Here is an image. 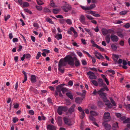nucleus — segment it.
I'll return each instance as SVG.
<instances>
[{
    "label": "nucleus",
    "instance_id": "obj_1",
    "mask_svg": "<svg viewBox=\"0 0 130 130\" xmlns=\"http://www.w3.org/2000/svg\"><path fill=\"white\" fill-rule=\"evenodd\" d=\"M72 59L71 55L66 56L64 58H62L60 59L59 62L58 66H65L67 64V62L70 65L73 64V62L71 61Z\"/></svg>",
    "mask_w": 130,
    "mask_h": 130
},
{
    "label": "nucleus",
    "instance_id": "obj_2",
    "mask_svg": "<svg viewBox=\"0 0 130 130\" xmlns=\"http://www.w3.org/2000/svg\"><path fill=\"white\" fill-rule=\"evenodd\" d=\"M74 56L73 57L72 56V59L71 61H72L73 62V64L72 65H70L71 66H73L74 64L76 67H77L79 66L80 64V63L79 60L77 59L76 57L75 56V55L74 53L72 54Z\"/></svg>",
    "mask_w": 130,
    "mask_h": 130
},
{
    "label": "nucleus",
    "instance_id": "obj_3",
    "mask_svg": "<svg viewBox=\"0 0 130 130\" xmlns=\"http://www.w3.org/2000/svg\"><path fill=\"white\" fill-rule=\"evenodd\" d=\"M65 85V84H62L59 85H58L56 87V91L55 92V96L58 95V93H59V96L60 97H62L63 95L61 93V89L62 88V86Z\"/></svg>",
    "mask_w": 130,
    "mask_h": 130
},
{
    "label": "nucleus",
    "instance_id": "obj_4",
    "mask_svg": "<svg viewBox=\"0 0 130 130\" xmlns=\"http://www.w3.org/2000/svg\"><path fill=\"white\" fill-rule=\"evenodd\" d=\"M87 74L89 76L90 78L91 79H96L97 78V76L95 75L94 73L91 71L88 72Z\"/></svg>",
    "mask_w": 130,
    "mask_h": 130
},
{
    "label": "nucleus",
    "instance_id": "obj_5",
    "mask_svg": "<svg viewBox=\"0 0 130 130\" xmlns=\"http://www.w3.org/2000/svg\"><path fill=\"white\" fill-rule=\"evenodd\" d=\"M63 119L64 123L65 124L67 125L68 126H70L72 125L71 121L68 118L66 117H64Z\"/></svg>",
    "mask_w": 130,
    "mask_h": 130
},
{
    "label": "nucleus",
    "instance_id": "obj_6",
    "mask_svg": "<svg viewBox=\"0 0 130 130\" xmlns=\"http://www.w3.org/2000/svg\"><path fill=\"white\" fill-rule=\"evenodd\" d=\"M85 97H82L81 98L77 97L75 99V102L77 103L81 104L83 100L85 99Z\"/></svg>",
    "mask_w": 130,
    "mask_h": 130
},
{
    "label": "nucleus",
    "instance_id": "obj_7",
    "mask_svg": "<svg viewBox=\"0 0 130 130\" xmlns=\"http://www.w3.org/2000/svg\"><path fill=\"white\" fill-rule=\"evenodd\" d=\"M62 8L63 10L65 12H67L68 10L71 9V7L68 5H66L63 6Z\"/></svg>",
    "mask_w": 130,
    "mask_h": 130
},
{
    "label": "nucleus",
    "instance_id": "obj_8",
    "mask_svg": "<svg viewBox=\"0 0 130 130\" xmlns=\"http://www.w3.org/2000/svg\"><path fill=\"white\" fill-rule=\"evenodd\" d=\"M110 37L111 41L113 42H117L119 40L118 37L115 35H111Z\"/></svg>",
    "mask_w": 130,
    "mask_h": 130
},
{
    "label": "nucleus",
    "instance_id": "obj_9",
    "mask_svg": "<svg viewBox=\"0 0 130 130\" xmlns=\"http://www.w3.org/2000/svg\"><path fill=\"white\" fill-rule=\"evenodd\" d=\"M103 119L105 120L110 119H111V117L110 116V113L108 112H105L103 115Z\"/></svg>",
    "mask_w": 130,
    "mask_h": 130
},
{
    "label": "nucleus",
    "instance_id": "obj_10",
    "mask_svg": "<svg viewBox=\"0 0 130 130\" xmlns=\"http://www.w3.org/2000/svg\"><path fill=\"white\" fill-rule=\"evenodd\" d=\"M102 125L104 127L105 129L106 130H109L111 128V126L109 124L107 123H103Z\"/></svg>",
    "mask_w": 130,
    "mask_h": 130
},
{
    "label": "nucleus",
    "instance_id": "obj_11",
    "mask_svg": "<svg viewBox=\"0 0 130 130\" xmlns=\"http://www.w3.org/2000/svg\"><path fill=\"white\" fill-rule=\"evenodd\" d=\"M98 94L100 97L102 98L103 101L107 99V94L106 93L98 92Z\"/></svg>",
    "mask_w": 130,
    "mask_h": 130
},
{
    "label": "nucleus",
    "instance_id": "obj_12",
    "mask_svg": "<svg viewBox=\"0 0 130 130\" xmlns=\"http://www.w3.org/2000/svg\"><path fill=\"white\" fill-rule=\"evenodd\" d=\"M105 90L108 91L109 89L108 88L106 85L104 84V87L101 88L100 90L98 91V92L104 93L103 92Z\"/></svg>",
    "mask_w": 130,
    "mask_h": 130
},
{
    "label": "nucleus",
    "instance_id": "obj_13",
    "mask_svg": "<svg viewBox=\"0 0 130 130\" xmlns=\"http://www.w3.org/2000/svg\"><path fill=\"white\" fill-rule=\"evenodd\" d=\"M47 128L50 130H56V127L53 125H47Z\"/></svg>",
    "mask_w": 130,
    "mask_h": 130
},
{
    "label": "nucleus",
    "instance_id": "obj_14",
    "mask_svg": "<svg viewBox=\"0 0 130 130\" xmlns=\"http://www.w3.org/2000/svg\"><path fill=\"white\" fill-rule=\"evenodd\" d=\"M79 19L82 24H85L86 23L85 21V18L84 16L83 15H81L80 16Z\"/></svg>",
    "mask_w": 130,
    "mask_h": 130
},
{
    "label": "nucleus",
    "instance_id": "obj_15",
    "mask_svg": "<svg viewBox=\"0 0 130 130\" xmlns=\"http://www.w3.org/2000/svg\"><path fill=\"white\" fill-rule=\"evenodd\" d=\"M98 85L100 87L104 86V84L103 83V81L102 79L99 78L98 79Z\"/></svg>",
    "mask_w": 130,
    "mask_h": 130
},
{
    "label": "nucleus",
    "instance_id": "obj_16",
    "mask_svg": "<svg viewBox=\"0 0 130 130\" xmlns=\"http://www.w3.org/2000/svg\"><path fill=\"white\" fill-rule=\"evenodd\" d=\"M75 107V105L74 104H73L69 109L68 112L70 113H71L74 112L75 110L74 108Z\"/></svg>",
    "mask_w": 130,
    "mask_h": 130
},
{
    "label": "nucleus",
    "instance_id": "obj_17",
    "mask_svg": "<svg viewBox=\"0 0 130 130\" xmlns=\"http://www.w3.org/2000/svg\"><path fill=\"white\" fill-rule=\"evenodd\" d=\"M87 13H90L93 16L96 17H100V15L99 14H95V12L94 11H89Z\"/></svg>",
    "mask_w": 130,
    "mask_h": 130
},
{
    "label": "nucleus",
    "instance_id": "obj_18",
    "mask_svg": "<svg viewBox=\"0 0 130 130\" xmlns=\"http://www.w3.org/2000/svg\"><path fill=\"white\" fill-rule=\"evenodd\" d=\"M62 106H59L58 107L57 112L60 115H61L62 113Z\"/></svg>",
    "mask_w": 130,
    "mask_h": 130
},
{
    "label": "nucleus",
    "instance_id": "obj_19",
    "mask_svg": "<svg viewBox=\"0 0 130 130\" xmlns=\"http://www.w3.org/2000/svg\"><path fill=\"white\" fill-rule=\"evenodd\" d=\"M119 58V56L118 55L113 54V60L116 62L115 64H116L118 59Z\"/></svg>",
    "mask_w": 130,
    "mask_h": 130
},
{
    "label": "nucleus",
    "instance_id": "obj_20",
    "mask_svg": "<svg viewBox=\"0 0 130 130\" xmlns=\"http://www.w3.org/2000/svg\"><path fill=\"white\" fill-rule=\"evenodd\" d=\"M86 92V91L83 90V93H81L79 92H77L76 93L78 95L81 96L82 97H85Z\"/></svg>",
    "mask_w": 130,
    "mask_h": 130
},
{
    "label": "nucleus",
    "instance_id": "obj_21",
    "mask_svg": "<svg viewBox=\"0 0 130 130\" xmlns=\"http://www.w3.org/2000/svg\"><path fill=\"white\" fill-rule=\"evenodd\" d=\"M31 80L32 83H34L36 82V77L35 75H32L31 77Z\"/></svg>",
    "mask_w": 130,
    "mask_h": 130
},
{
    "label": "nucleus",
    "instance_id": "obj_22",
    "mask_svg": "<svg viewBox=\"0 0 130 130\" xmlns=\"http://www.w3.org/2000/svg\"><path fill=\"white\" fill-rule=\"evenodd\" d=\"M66 94L68 98L71 100H73V98L71 92H67L66 93Z\"/></svg>",
    "mask_w": 130,
    "mask_h": 130
},
{
    "label": "nucleus",
    "instance_id": "obj_23",
    "mask_svg": "<svg viewBox=\"0 0 130 130\" xmlns=\"http://www.w3.org/2000/svg\"><path fill=\"white\" fill-rule=\"evenodd\" d=\"M58 123L59 126H61L62 124V122L61 118L60 117H59L58 118Z\"/></svg>",
    "mask_w": 130,
    "mask_h": 130
},
{
    "label": "nucleus",
    "instance_id": "obj_24",
    "mask_svg": "<svg viewBox=\"0 0 130 130\" xmlns=\"http://www.w3.org/2000/svg\"><path fill=\"white\" fill-rule=\"evenodd\" d=\"M93 46L97 48L100 49V50L102 52H103L104 51V49L103 48L100 46H99L97 44H94L93 45Z\"/></svg>",
    "mask_w": 130,
    "mask_h": 130
},
{
    "label": "nucleus",
    "instance_id": "obj_25",
    "mask_svg": "<svg viewBox=\"0 0 130 130\" xmlns=\"http://www.w3.org/2000/svg\"><path fill=\"white\" fill-rule=\"evenodd\" d=\"M55 38L58 40L61 39L62 38V36L61 34H58L55 36Z\"/></svg>",
    "mask_w": 130,
    "mask_h": 130
},
{
    "label": "nucleus",
    "instance_id": "obj_26",
    "mask_svg": "<svg viewBox=\"0 0 130 130\" xmlns=\"http://www.w3.org/2000/svg\"><path fill=\"white\" fill-rule=\"evenodd\" d=\"M105 40L107 43H109L110 40V37L109 35H107L106 36Z\"/></svg>",
    "mask_w": 130,
    "mask_h": 130
},
{
    "label": "nucleus",
    "instance_id": "obj_27",
    "mask_svg": "<svg viewBox=\"0 0 130 130\" xmlns=\"http://www.w3.org/2000/svg\"><path fill=\"white\" fill-rule=\"evenodd\" d=\"M111 47L112 49L114 51H116L117 49V46L114 44H112Z\"/></svg>",
    "mask_w": 130,
    "mask_h": 130
},
{
    "label": "nucleus",
    "instance_id": "obj_28",
    "mask_svg": "<svg viewBox=\"0 0 130 130\" xmlns=\"http://www.w3.org/2000/svg\"><path fill=\"white\" fill-rule=\"evenodd\" d=\"M58 70L61 73H63L64 69L62 67L58 66Z\"/></svg>",
    "mask_w": 130,
    "mask_h": 130
},
{
    "label": "nucleus",
    "instance_id": "obj_29",
    "mask_svg": "<svg viewBox=\"0 0 130 130\" xmlns=\"http://www.w3.org/2000/svg\"><path fill=\"white\" fill-rule=\"evenodd\" d=\"M102 34L104 35H106L108 33V31L107 30L104 29H102Z\"/></svg>",
    "mask_w": 130,
    "mask_h": 130
},
{
    "label": "nucleus",
    "instance_id": "obj_30",
    "mask_svg": "<svg viewBox=\"0 0 130 130\" xmlns=\"http://www.w3.org/2000/svg\"><path fill=\"white\" fill-rule=\"evenodd\" d=\"M130 119L129 118H128L127 119H125L123 121V123H128L130 122Z\"/></svg>",
    "mask_w": 130,
    "mask_h": 130
},
{
    "label": "nucleus",
    "instance_id": "obj_31",
    "mask_svg": "<svg viewBox=\"0 0 130 130\" xmlns=\"http://www.w3.org/2000/svg\"><path fill=\"white\" fill-rule=\"evenodd\" d=\"M61 90L62 93L64 94L66 92H67L68 90L65 88H62Z\"/></svg>",
    "mask_w": 130,
    "mask_h": 130
},
{
    "label": "nucleus",
    "instance_id": "obj_32",
    "mask_svg": "<svg viewBox=\"0 0 130 130\" xmlns=\"http://www.w3.org/2000/svg\"><path fill=\"white\" fill-rule=\"evenodd\" d=\"M50 5L53 8L56 7L55 5L53 0H52L51 1Z\"/></svg>",
    "mask_w": 130,
    "mask_h": 130
},
{
    "label": "nucleus",
    "instance_id": "obj_33",
    "mask_svg": "<svg viewBox=\"0 0 130 130\" xmlns=\"http://www.w3.org/2000/svg\"><path fill=\"white\" fill-rule=\"evenodd\" d=\"M103 102L105 103V104L106 105L108 106L109 103H110V101L107 99H106L105 100H104L103 101Z\"/></svg>",
    "mask_w": 130,
    "mask_h": 130
},
{
    "label": "nucleus",
    "instance_id": "obj_34",
    "mask_svg": "<svg viewBox=\"0 0 130 130\" xmlns=\"http://www.w3.org/2000/svg\"><path fill=\"white\" fill-rule=\"evenodd\" d=\"M112 127L113 128H118V123L117 122L116 123L113 124L112 125Z\"/></svg>",
    "mask_w": 130,
    "mask_h": 130
},
{
    "label": "nucleus",
    "instance_id": "obj_35",
    "mask_svg": "<svg viewBox=\"0 0 130 130\" xmlns=\"http://www.w3.org/2000/svg\"><path fill=\"white\" fill-rule=\"evenodd\" d=\"M23 6L24 7H28L29 6V5L28 3L25 2L23 3Z\"/></svg>",
    "mask_w": 130,
    "mask_h": 130
},
{
    "label": "nucleus",
    "instance_id": "obj_36",
    "mask_svg": "<svg viewBox=\"0 0 130 130\" xmlns=\"http://www.w3.org/2000/svg\"><path fill=\"white\" fill-rule=\"evenodd\" d=\"M43 11L45 13L51 12V10L49 9L46 8H44Z\"/></svg>",
    "mask_w": 130,
    "mask_h": 130
},
{
    "label": "nucleus",
    "instance_id": "obj_37",
    "mask_svg": "<svg viewBox=\"0 0 130 130\" xmlns=\"http://www.w3.org/2000/svg\"><path fill=\"white\" fill-rule=\"evenodd\" d=\"M60 11L59 9H54L53 10V12L55 14H57L58 12Z\"/></svg>",
    "mask_w": 130,
    "mask_h": 130
},
{
    "label": "nucleus",
    "instance_id": "obj_38",
    "mask_svg": "<svg viewBox=\"0 0 130 130\" xmlns=\"http://www.w3.org/2000/svg\"><path fill=\"white\" fill-rule=\"evenodd\" d=\"M95 7V5L94 4H93L90 5V6L88 7L89 10H90L92 9L93 8H94Z\"/></svg>",
    "mask_w": 130,
    "mask_h": 130
},
{
    "label": "nucleus",
    "instance_id": "obj_39",
    "mask_svg": "<svg viewBox=\"0 0 130 130\" xmlns=\"http://www.w3.org/2000/svg\"><path fill=\"white\" fill-rule=\"evenodd\" d=\"M36 1L38 4L39 5H41L44 4V3L40 0H36Z\"/></svg>",
    "mask_w": 130,
    "mask_h": 130
},
{
    "label": "nucleus",
    "instance_id": "obj_40",
    "mask_svg": "<svg viewBox=\"0 0 130 130\" xmlns=\"http://www.w3.org/2000/svg\"><path fill=\"white\" fill-rule=\"evenodd\" d=\"M90 113L91 115L93 116H96L98 115V114L96 112H95L93 111H90Z\"/></svg>",
    "mask_w": 130,
    "mask_h": 130
},
{
    "label": "nucleus",
    "instance_id": "obj_41",
    "mask_svg": "<svg viewBox=\"0 0 130 130\" xmlns=\"http://www.w3.org/2000/svg\"><path fill=\"white\" fill-rule=\"evenodd\" d=\"M36 7L37 9L39 11H41L42 9V8L41 6H39L37 5L36 6Z\"/></svg>",
    "mask_w": 130,
    "mask_h": 130
},
{
    "label": "nucleus",
    "instance_id": "obj_42",
    "mask_svg": "<svg viewBox=\"0 0 130 130\" xmlns=\"http://www.w3.org/2000/svg\"><path fill=\"white\" fill-rule=\"evenodd\" d=\"M127 12V11H122L120 13V14L121 15H124L125 14H126Z\"/></svg>",
    "mask_w": 130,
    "mask_h": 130
},
{
    "label": "nucleus",
    "instance_id": "obj_43",
    "mask_svg": "<svg viewBox=\"0 0 130 130\" xmlns=\"http://www.w3.org/2000/svg\"><path fill=\"white\" fill-rule=\"evenodd\" d=\"M46 21L52 24H54V23L52 20L51 19L49 18H47L46 19Z\"/></svg>",
    "mask_w": 130,
    "mask_h": 130
},
{
    "label": "nucleus",
    "instance_id": "obj_44",
    "mask_svg": "<svg viewBox=\"0 0 130 130\" xmlns=\"http://www.w3.org/2000/svg\"><path fill=\"white\" fill-rule=\"evenodd\" d=\"M110 100L111 102L112 103L113 105L114 106H116V103L115 101L112 99V98H110Z\"/></svg>",
    "mask_w": 130,
    "mask_h": 130
},
{
    "label": "nucleus",
    "instance_id": "obj_45",
    "mask_svg": "<svg viewBox=\"0 0 130 130\" xmlns=\"http://www.w3.org/2000/svg\"><path fill=\"white\" fill-rule=\"evenodd\" d=\"M98 105L99 106V107H102L103 105V103L102 101H98Z\"/></svg>",
    "mask_w": 130,
    "mask_h": 130
},
{
    "label": "nucleus",
    "instance_id": "obj_46",
    "mask_svg": "<svg viewBox=\"0 0 130 130\" xmlns=\"http://www.w3.org/2000/svg\"><path fill=\"white\" fill-rule=\"evenodd\" d=\"M91 82L94 85L96 86H98V84L96 81V80H92Z\"/></svg>",
    "mask_w": 130,
    "mask_h": 130
},
{
    "label": "nucleus",
    "instance_id": "obj_47",
    "mask_svg": "<svg viewBox=\"0 0 130 130\" xmlns=\"http://www.w3.org/2000/svg\"><path fill=\"white\" fill-rule=\"evenodd\" d=\"M117 35L119 36L122 38H123L124 37V36L123 35L121 32H117Z\"/></svg>",
    "mask_w": 130,
    "mask_h": 130
},
{
    "label": "nucleus",
    "instance_id": "obj_48",
    "mask_svg": "<svg viewBox=\"0 0 130 130\" xmlns=\"http://www.w3.org/2000/svg\"><path fill=\"white\" fill-rule=\"evenodd\" d=\"M62 109L63 111L64 112H66L67 111L68 108L67 107L62 106Z\"/></svg>",
    "mask_w": 130,
    "mask_h": 130
},
{
    "label": "nucleus",
    "instance_id": "obj_49",
    "mask_svg": "<svg viewBox=\"0 0 130 130\" xmlns=\"http://www.w3.org/2000/svg\"><path fill=\"white\" fill-rule=\"evenodd\" d=\"M10 15H8L7 16L5 15L4 17L5 18V21H7L8 19L10 18Z\"/></svg>",
    "mask_w": 130,
    "mask_h": 130
},
{
    "label": "nucleus",
    "instance_id": "obj_50",
    "mask_svg": "<svg viewBox=\"0 0 130 130\" xmlns=\"http://www.w3.org/2000/svg\"><path fill=\"white\" fill-rule=\"evenodd\" d=\"M66 22L67 24H69L71 25V24H72V22L70 19H67L66 21Z\"/></svg>",
    "mask_w": 130,
    "mask_h": 130
},
{
    "label": "nucleus",
    "instance_id": "obj_51",
    "mask_svg": "<svg viewBox=\"0 0 130 130\" xmlns=\"http://www.w3.org/2000/svg\"><path fill=\"white\" fill-rule=\"evenodd\" d=\"M123 26L126 28H128L130 27V24L129 23H127Z\"/></svg>",
    "mask_w": 130,
    "mask_h": 130
},
{
    "label": "nucleus",
    "instance_id": "obj_52",
    "mask_svg": "<svg viewBox=\"0 0 130 130\" xmlns=\"http://www.w3.org/2000/svg\"><path fill=\"white\" fill-rule=\"evenodd\" d=\"M85 113L84 112V111L82 112L81 116H80V118L81 119H83L84 117L85 116Z\"/></svg>",
    "mask_w": 130,
    "mask_h": 130
},
{
    "label": "nucleus",
    "instance_id": "obj_53",
    "mask_svg": "<svg viewBox=\"0 0 130 130\" xmlns=\"http://www.w3.org/2000/svg\"><path fill=\"white\" fill-rule=\"evenodd\" d=\"M89 119L90 120L92 121H94L95 120V119L92 116H89Z\"/></svg>",
    "mask_w": 130,
    "mask_h": 130
},
{
    "label": "nucleus",
    "instance_id": "obj_54",
    "mask_svg": "<svg viewBox=\"0 0 130 130\" xmlns=\"http://www.w3.org/2000/svg\"><path fill=\"white\" fill-rule=\"evenodd\" d=\"M81 7L82 9L85 10H89L88 7H86L84 6H81Z\"/></svg>",
    "mask_w": 130,
    "mask_h": 130
},
{
    "label": "nucleus",
    "instance_id": "obj_55",
    "mask_svg": "<svg viewBox=\"0 0 130 130\" xmlns=\"http://www.w3.org/2000/svg\"><path fill=\"white\" fill-rule=\"evenodd\" d=\"M41 53L40 52H38L36 56V59H38L39 57L41 56Z\"/></svg>",
    "mask_w": 130,
    "mask_h": 130
},
{
    "label": "nucleus",
    "instance_id": "obj_56",
    "mask_svg": "<svg viewBox=\"0 0 130 130\" xmlns=\"http://www.w3.org/2000/svg\"><path fill=\"white\" fill-rule=\"evenodd\" d=\"M24 10L25 11L28 13L30 14H31L32 13V12L31 11L28 9H24Z\"/></svg>",
    "mask_w": 130,
    "mask_h": 130
},
{
    "label": "nucleus",
    "instance_id": "obj_57",
    "mask_svg": "<svg viewBox=\"0 0 130 130\" xmlns=\"http://www.w3.org/2000/svg\"><path fill=\"white\" fill-rule=\"evenodd\" d=\"M82 63L83 65H85L87 64V62L84 59H82L81 60Z\"/></svg>",
    "mask_w": 130,
    "mask_h": 130
},
{
    "label": "nucleus",
    "instance_id": "obj_58",
    "mask_svg": "<svg viewBox=\"0 0 130 130\" xmlns=\"http://www.w3.org/2000/svg\"><path fill=\"white\" fill-rule=\"evenodd\" d=\"M25 58L27 59L30 58L31 57V55L29 54H25Z\"/></svg>",
    "mask_w": 130,
    "mask_h": 130
},
{
    "label": "nucleus",
    "instance_id": "obj_59",
    "mask_svg": "<svg viewBox=\"0 0 130 130\" xmlns=\"http://www.w3.org/2000/svg\"><path fill=\"white\" fill-rule=\"evenodd\" d=\"M18 119L16 117H14L13 118V121L14 123L16 122L17 121H18Z\"/></svg>",
    "mask_w": 130,
    "mask_h": 130
},
{
    "label": "nucleus",
    "instance_id": "obj_60",
    "mask_svg": "<svg viewBox=\"0 0 130 130\" xmlns=\"http://www.w3.org/2000/svg\"><path fill=\"white\" fill-rule=\"evenodd\" d=\"M29 114L30 115H32L34 114V112L32 110H30L28 112Z\"/></svg>",
    "mask_w": 130,
    "mask_h": 130
},
{
    "label": "nucleus",
    "instance_id": "obj_61",
    "mask_svg": "<svg viewBox=\"0 0 130 130\" xmlns=\"http://www.w3.org/2000/svg\"><path fill=\"white\" fill-rule=\"evenodd\" d=\"M86 17L89 20H92L94 19L93 18L88 15H87L86 16Z\"/></svg>",
    "mask_w": 130,
    "mask_h": 130
},
{
    "label": "nucleus",
    "instance_id": "obj_62",
    "mask_svg": "<svg viewBox=\"0 0 130 130\" xmlns=\"http://www.w3.org/2000/svg\"><path fill=\"white\" fill-rule=\"evenodd\" d=\"M108 72L112 73V74L113 75L115 73V71L112 70H108Z\"/></svg>",
    "mask_w": 130,
    "mask_h": 130
},
{
    "label": "nucleus",
    "instance_id": "obj_63",
    "mask_svg": "<svg viewBox=\"0 0 130 130\" xmlns=\"http://www.w3.org/2000/svg\"><path fill=\"white\" fill-rule=\"evenodd\" d=\"M78 110L80 112H82L84 111L83 109H82L81 107L79 106L78 107Z\"/></svg>",
    "mask_w": 130,
    "mask_h": 130
},
{
    "label": "nucleus",
    "instance_id": "obj_64",
    "mask_svg": "<svg viewBox=\"0 0 130 130\" xmlns=\"http://www.w3.org/2000/svg\"><path fill=\"white\" fill-rule=\"evenodd\" d=\"M61 24H63L65 23V20L64 19L59 20Z\"/></svg>",
    "mask_w": 130,
    "mask_h": 130
}]
</instances>
